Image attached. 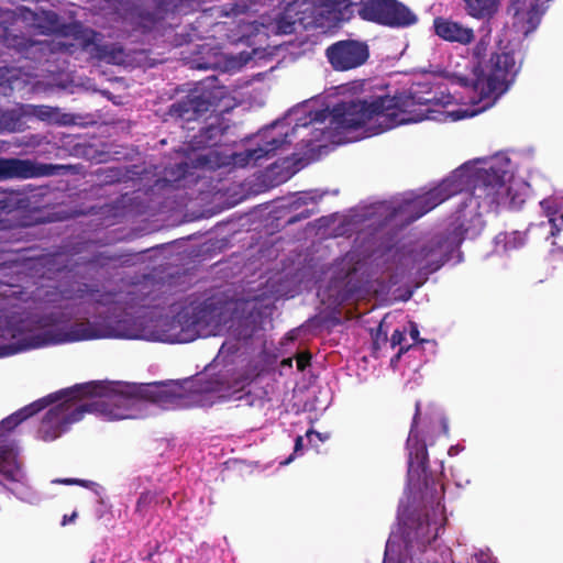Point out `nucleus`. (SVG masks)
Masks as SVG:
<instances>
[{
	"instance_id": "nucleus-1",
	"label": "nucleus",
	"mask_w": 563,
	"mask_h": 563,
	"mask_svg": "<svg viewBox=\"0 0 563 563\" xmlns=\"http://www.w3.org/2000/svg\"><path fill=\"white\" fill-rule=\"evenodd\" d=\"M89 297V303L97 310L99 307L106 308L107 316L102 321L91 322L89 320L73 323L67 331L54 336L49 331L34 334L33 327L42 329L54 323V318L42 317L34 320H19L13 323L12 319L8 321V333L12 339H18V346L4 345L0 346V356H7L20 351L37 349L48 344L62 342H77L86 340H95L102 338L128 336L121 332L115 323L120 322V318L128 309L139 305V297L134 290L129 291H109L101 290L97 286L81 284L75 292L74 298L85 299Z\"/></svg>"
},
{
	"instance_id": "nucleus-2",
	"label": "nucleus",
	"mask_w": 563,
	"mask_h": 563,
	"mask_svg": "<svg viewBox=\"0 0 563 563\" xmlns=\"http://www.w3.org/2000/svg\"><path fill=\"white\" fill-rule=\"evenodd\" d=\"M431 98L417 97L412 93L395 96H377L343 100L327 111L310 113V119H300L291 129L295 133L299 128L309 124H323L329 118L330 126L340 131L364 129L368 135H376L391 130L400 124L422 121L426 111L418 110L419 106H428Z\"/></svg>"
},
{
	"instance_id": "nucleus-3",
	"label": "nucleus",
	"mask_w": 563,
	"mask_h": 563,
	"mask_svg": "<svg viewBox=\"0 0 563 563\" xmlns=\"http://www.w3.org/2000/svg\"><path fill=\"white\" fill-rule=\"evenodd\" d=\"M144 400L102 383L90 382L65 389L64 400L43 417L37 435L51 442L80 421L85 413H98L109 420L137 419L143 416Z\"/></svg>"
},
{
	"instance_id": "nucleus-4",
	"label": "nucleus",
	"mask_w": 563,
	"mask_h": 563,
	"mask_svg": "<svg viewBox=\"0 0 563 563\" xmlns=\"http://www.w3.org/2000/svg\"><path fill=\"white\" fill-rule=\"evenodd\" d=\"M520 68L515 49L499 44L485 63L473 67L471 76L457 75L455 81L472 89L477 98L473 102H484L483 109H486L509 90Z\"/></svg>"
},
{
	"instance_id": "nucleus-5",
	"label": "nucleus",
	"mask_w": 563,
	"mask_h": 563,
	"mask_svg": "<svg viewBox=\"0 0 563 563\" xmlns=\"http://www.w3.org/2000/svg\"><path fill=\"white\" fill-rule=\"evenodd\" d=\"M507 173L501 168H479L468 183L472 184L471 203L485 212L497 211L499 207L518 209L523 203L511 187L506 184Z\"/></svg>"
},
{
	"instance_id": "nucleus-6",
	"label": "nucleus",
	"mask_w": 563,
	"mask_h": 563,
	"mask_svg": "<svg viewBox=\"0 0 563 563\" xmlns=\"http://www.w3.org/2000/svg\"><path fill=\"white\" fill-rule=\"evenodd\" d=\"M465 183L461 176L454 174L415 200L399 203L393 209L391 217L396 218L398 214H407L406 222L411 223L449 198L462 192Z\"/></svg>"
},
{
	"instance_id": "nucleus-7",
	"label": "nucleus",
	"mask_w": 563,
	"mask_h": 563,
	"mask_svg": "<svg viewBox=\"0 0 563 563\" xmlns=\"http://www.w3.org/2000/svg\"><path fill=\"white\" fill-rule=\"evenodd\" d=\"M360 19L383 26L404 29L417 23L418 16L399 0H360Z\"/></svg>"
},
{
	"instance_id": "nucleus-8",
	"label": "nucleus",
	"mask_w": 563,
	"mask_h": 563,
	"mask_svg": "<svg viewBox=\"0 0 563 563\" xmlns=\"http://www.w3.org/2000/svg\"><path fill=\"white\" fill-rule=\"evenodd\" d=\"M445 518L439 520L430 518L429 514L424 516L410 517L405 522L402 530V539L405 543V553H397L394 549V556L410 558L415 550L424 552L427 547L435 541L439 537L440 529L444 526ZM394 548L395 545L389 542Z\"/></svg>"
},
{
	"instance_id": "nucleus-9",
	"label": "nucleus",
	"mask_w": 563,
	"mask_h": 563,
	"mask_svg": "<svg viewBox=\"0 0 563 563\" xmlns=\"http://www.w3.org/2000/svg\"><path fill=\"white\" fill-rule=\"evenodd\" d=\"M324 55L332 69L347 71L363 66L369 58V46L365 41L340 40L325 48Z\"/></svg>"
},
{
	"instance_id": "nucleus-10",
	"label": "nucleus",
	"mask_w": 563,
	"mask_h": 563,
	"mask_svg": "<svg viewBox=\"0 0 563 563\" xmlns=\"http://www.w3.org/2000/svg\"><path fill=\"white\" fill-rule=\"evenodd\" d=\"M219 316V308L209 301L184 308L177 313L176 321L181 325L183 330L190 332V334L181 340H194L196 336L206 333L209 327L218 325Z\"/></svg>"
},
{
	"instance_id": "nucleus-11",
	"label": "nucleus",
	"mask_w": 563,
	"mask_h": 563,
	"mask_svg": "<svg viewBox=\"0 0 563 563\" xmlns=\"http://www.w3.org/2000/svg\"><path fill=\"white\" fill-rule=\"evenodd\" d=\"M177 8L175 0H141L130 8L128 16L134 30L147 33L165 19L168 11Z\"/></svg>"
},
{
	"instance_id": "nucleus-12",
	"label": "nucleus",
	"mask_w": 563,
	"mask_h": 563,
	"mask_svg": "<svg viewBox=\"0 0 563 563\" xmlns=\"http://www.w3.org/2000/svg\"><path fill=\"white\" fill-rule=\"evenodd\" d=\"M213 90L206 87H196L187 96L173 103L168 113L170 117L185 122L198 120L214 107Z\"/></svg>"
},
{
	"instance_id": "nucleus-13",
	"label": "nucleus",
	"mask_w": 563,
	"mask_h": 563,
	"mask_svg": "<svg viewBox=\"0 0 563 563\" xmlns=\"http://www.w3.org/2000/svg\"><path fill=\"white\" fill-rule=\"evenodd\" d=\"M421 417V402L416 401L415 415L410 427L409 437L407 440V446L409 449L408 459V476L417 481H422L428 486V467L429 456L427 445L423 441L418 439V424Z\"/></svg>"
},
{
	"instance_id": "nucleus-14",
	"label": "nucleus",
	"mask_w": 563,
	"mask_h": 563,
	"mask_svg": "<svg viewBox=\"0 0 563 563\" xmlns=\"http://www.w3.org/2000/svg\"><path fill=\"white\" fill-rule=\"evenodd\" d=\"M548 221L531 223L525 232L514 231L505 238L506 250H517L530 241L548 240L556 236L563 230V213L556 216L547 208Z\"/></svg>"
},
{
	"instance_id": "nucleus-15",
	"label": "nucleus",
	"mask_w": 563,
	"mask_h": 563,
	"mask_svg": "<svg viewBox=\"0 0 563 563\" xmlns=\"http://www.w3.org/2000/svg\"><path fill=\"white\" fill-rule=\"evenodd\" d=\"M71 168V165L37 164L30 159L0 157V179L60 175Z\"/></svg>"
},
{
	"instance_id": "nucleus-16",
	"label": "nucleus",
	"mask_w": 563,
	"mask_h": 563,
	"mask_svg": "<svg viewBox=\"0 0 563 563\" xmlns=\"http://www.w3.org/2000/svg\"><path fill=\"white\" fill-rule=\"evenodd\" d=\"M34 23L41 34L81 38L86 45L96 36L95 30L85 27L80 22H60L59 15L54 11H43L41 15L35 16Z\"/></svg>"
},
{
	"instance_id": "nucleus-17",
	"label": "nucleus",
	"mask_w": 563,
	"mask_h": 563,
	"mask_svg": "<svg viewBox=\"0 0 563 563\" xmlns=\"http://www.w3.org/2000/svg\"><path fill=\"white\" fill-rule=\"evenodd\" d=\"M288 136V132L280 133L278 136H268L265 134L264 143L262 145L245 150L241 153H234L232 155L233 163L238 166L244 167L250 162L256 163L261 158L269 157L271 155L275 154V152L283 145L289 143Z\"/></svg>"
},
{
	"instance_id": "nucleus-18",
	"label": "nucleus",
	"mask_w": 563,
	"mask_h": 563,
	"mask_svg": "<svg viewBox=\"0 0 563 563\" xmlns=\"http://www.w3.org/2000/svg\"><path fill=\"white\" fill-rule=\"evenodd\" d=\"M433 30L443 41L461 45H467L475 38L473 29L443 16H437L433 20Z\"/></svg>"
},
{
	"instance_id": "nucleus-19",
	"label": "nucleus",
	"mask_w": 563,
	"mask_h": 563,
	"mask_svg": "<svg viewBox=\"0 0 563 563\" xmlns=\"http://www.w3.org/2000/svg\"><path fill=\"white\" fill-rule=\"evenodd\" d=\"M229 128L223 118L216 115L210 123L199 130L198 134L194 135L190 141L191 148H211L220 145Z\"/></svg>"
},
{
	"instance_id": "nucleus-20",
	"label": "nucleus",
	"mask_w": 563,
	"mask_h": 563,
	"mask_svg": "<svg viewBox=\"0 0 563 563\" xmlns=\"http://www.w3.org/2000/svg\"><path fill=\"white\" fill-rule=\"evenodd\" d=\"M0 42L9 49H14L25 58H31V52L42 51L44 43L34 41L24 36L22 33H15L12 27L0 21Z\"/></svg>"
},
{
	"instance_id": "nucleus-21",
	"label": "nucleus",
	"mask_w": 563,
	"mask_h": 563,
	"mask_svg": "<svg viewBox=\"0 0 563 563\" xmlns=\"http://www.w3.org/2000/svg\"><path fill=\"white\" fill-rule=\"evenodd\" d=\"M190 390L196 395H210L218 398H229L238 389H233L221 376L200 377L192 382Z\"/></svg>"
},
{
	"instance_id": "nucleus-22",
	"label": "nucleus",
	"mask_w": 563,
	"mask_h": 563,
	"mask_svg": "<svg viewBox=\"0 0 563 563\" xmlns=\"http://www.w3.org/2000/svg\"><path fill=\"white\" fill-rule=\"evenodd\" d=\"M64 397H65V389H63L58 393L48 395L47 397H44L42 399H38V400L30 404L29 406H25L24 408L20 409L19 411L12 413L8 418H5L2 421V424L9 430L13 429L16 426H19L21 422L26 420L27 418L34 416L38 411L46 408L48 405L64 399Z\"/></svg>"
},
{
	"instance_id": "nucleus-23",
	"label": "nucleus",
	"mask_w": 563,
	"mask_h": 563,
	"mask_svg": "<svg viewBox=\"0 0 563 563\" xmlns=\"http://www.w3.org/2000/svg\"><path fill=\"white\" fill-rule=\"evenodd\" d=\"M441 246L439 243L430 242L419 250L412 252V262L424 275L437 272L442 265V260H435L434 255L439 253Z\"/></svg>"
},
{
	"instance_id": "nucleus-24",
	"label": "nucleus",
	"mask_w": 563,
	"mask_h": 563,
	"mask_svg": "<svg viewBox=\"0 0 563 563\" xmlns=\"http://www.w3.org/2000/svg\"><path fill=\"white\" fill-rule=\"evenodd\" d=\"M327 11L339 23L351 21L355 15L360 18V1L353 0H327Z\"/></svg>"
},
{
	"instance_id": "nucleus-25",
	"label": "nucleus",
	"mask_w": 563,
	"mask_h": 563,
	"mask_svg": "<svg viewBox=\"0 0 563 563\" xmlns=\"http://www.w3.org/2000/svg\"><path fill=\"white\" fill-rule=\"evenodd\" d=\"M466 13L475 19L493 18L500 5V0H463Z\"/></svg>"
},
{
	"instance_id": "nucleus-26",
	"label": "nucleus",
	"mask_w": 563,
	"mask_h": 563,
	"mask_svg": "<svg viewBox=\"0 0 563 563\" xmlns=\"http://www.w3.org/2000/svg\"><path fill=\"white\" fill-rule=\"evenodd\" d=\"M176 389H179L178 385L168 387L165 384H154L148 386L144 391V397L152 402H174L177 398L181 397V394Z\"/></svg>"
},
{
	"instance_id": "nucleus-27",
	"label": "nucleus",
	"mask_w": 563,
	"mask_h": 563,
	"mask_svg": "<svg viewBox=\"0 0 563 563\" xmlns=\"http://www.w3.org/2000/svg\"><path fill=\"white\" fill-rule=\"evenodd\" d=\"M95 33H96V36L93 37L92 42L87 45H86L85 41L81 38H75V40L78 41L81 48L84 51L89 52L92 57H95L99 60H109L111 57L110 47L108 45L100 44L99 42H100L102 35L97 31H95Z\"/></svg>"
},
{
	"instance_id": "nucleus-28",
	"label": "nucleus",
	"mask_w": 563,
	"mask_h": 563,
	"mask_svg": "<svg viewBox=\"0 0 563 563\" xmlns=\"http://www.w3.org/2000/svg\"><path fill=\"white\" fill-rule=\"evenodd\" d=\"M154 504H158V493L151 490L143 492L137 498L135 512L144 517Z\"/></svg>"
},
{
	"instance_id": "nucleus-29",
	"label": "nucleus",
	"mask_w": 563,
	"mask_h": 563,
	"mask_svg": "<svg viewBox=\"0 0 563 563\" xmlns=\"http://www.w3.org/2000/svg\"><path fill=\"white\" fill-rule=\"evenodd\" d=\"M21 124V118L14 111H4L0 114V131L15 132Z\"/></svg>"
},
{
	"instance_id": "nucleus-30",
	"label": "nucleus",
	"mask_w": 563,
	"mask_h": 563,
	"mask_svg": "<svg viewBox=\"0 0 563 563\" xmlns=\"http://www.w3.org/2000/svg\"><path fill=\"white\" fill-rule=\"evenodd\" d=\"M11 455L12 452L9 448L0 446V473L8 479L14 478V471L10 461Z\"/></svg>"
},
{
	"instance_id": "nucleus-31",
	"label": "nucleus",
	"mask_w": 563,
	"mask_h": 563,
	"mask_svg": "<svg viewBox=\"0 0 563 563\" xmlns=\"http://www.w3.org/2000/svg\"><path fill=\"white\" fill-rule=\"evenodd\" d=\"M15 211L14 205L7 197L0 198V231L8 230L11 228L10 220L3 218V216H9L11 212Z\"/></svg>"
},
{
	"instance_id": "nucleus-32",
	"label": "nucleus",
	"mask_w": 563,
	"mask_h": 563,
	"mask_svg": "<svg viewBox=\"0 0 563 563\" xmlns=\"http://www.w3.org/2000/svg\"><path fill=\"white\" fill-rule=\"evenodd\" d=\"M99 176H102V181L106 184H114L121 181V179L124 176V173L121 168L118 167H111V168H104L100 169L98 172Z\"/></svg>"
},
{
	"instance_id": "nucleus-33",
	"label": "nucleus",
	"mask_w": 563,
	"mask_h": 563,
	"mask_svg": "<svg viewBox=\"0 0 563 563\" xmlns=\"http://www.w3.org/2000/svg\"><path fill=\"white\" fill-rule=\"evenodd\" d=\"M393 552H394V547L388 541L386 544L383 563H415L412 556H410V558L397 556L396 558L393 555Z\"/></svg>"
},
{
	"instance_id": "nucleus-34",
	"label": "nucleus",
	"mask_w": 563,
	"mask_h": 563,
	"mask_svg": "<svg viewBox=\"0 0 563 563\" xmlns=\"http://www.w3.org/2000/svg\"><path fill=\"white\" fill-rule=\"evenodd\" d=\"M488 43L482 38L477 42V44L473 48V57L477 60L476 65L479 63H485L484 57L486 55Z\"/></svg>"
},
{
	"instance_id": "nucleus-35",
	"label": "nucleus",
	"mask_w": 563,
	"mask_h": 563,
	"mask_svg": "<svg viewBox=\"0 0 563 563\" xmlns=\"http://www.w3.org/2000/svg\"><path fill=\"white\" fill-rule=\"evenodd\" d=\"M406 332H407V329L404 328V329H396L394 330L391 336H390V345L391 347H396V346H402V342L405 341L406 339Z\"/></svg>"
},
{
	"instance_id": "nucleus-36",
	"label": "nucleus",
	"mask_w": 563,
	"mask_h": 563,
	"mask_svg": "<svg viewBox=\"0 0 563 563\" xmlns=\"http://www.w3.org/2000/svg\"><path fill=\"white\" fill-rule=\"evenodd\" d=\"M306 438L309 444L317 446V441L324 442L329 439V434H322L313 430H308L306 432Z\"/></svg>"
},
{
	"instance_id": "nucleus-37",
	"label": "nucleus",
	"mask_w": 563,
	"mask_h": 563,
	"mask_svg": "<svg viewBox=\"0 0 563 563\" xmlns=\"http://www.w3.org/2000/svg\"><path fill=\"white\" fill-rule=\"evenodd\" d=\"M311 355L309 353H300L296 357L297 368L302 372L310 365Z\"/></svg>"
},
{
	"instance_id": "nucleus-38",
	"label": "nucleus",
	"mask_w": 563,
	"mask_h": 563,
	"mask_svg": "<svg viewBox=\"0 0 563 563\" xmlns=\"http://www.w3.org/2000/svg\"><path fill=\"white\" fill-rule=\"evenodd\" d=\"M53 482L58 483V484H64V485H79V486H84V487H88V485L90 484L89 481L77 479V478H59V479H55Z\"/></svg>"
},
{
	"instance_id": "nucleus-39",
	"label": "nucleus",
	"mask_w": 563,
	"mask_h": 563,
	"mask_svg": "<svg viewBox=\"0 0 563 563\" xmlns=\"http://www.w3.org/2000/svg\"><path fill=\"white\" fill-rule=\"evenodd\" d=\"M239 26L245 29L242 31V36H249L250 34H252L254 31L257 30V25H256L255 21L254 22H245L244 20H241L239 22Z\"/></svg>"
},
{
	"instance_id": "nucleus-40",
	"label": "nucleus",
	"mask_w": 563,
	"mask_h": 563,
	"mask_svg": "<svg viewBox=\"0 0 563 563\" xmlns=\"http://www.w3.org/2000/svg\"><path fill=\"white\" fill-rule=\"evenodd\" d=\"M410 329H409V335L416 343H422L424 342L423 339H420V332L418 329V325L416 322L410 321L409 322Z\"/></svg>"
},
{
	"instance_id": "nucleus-41",
	"label": "nucleus",
	"mask_w": 563,
	"mask_h": 563,
	"mask_svg": "<svg viewBox=\"0 0 563 563\" xmlns=\"http://www.w3.org/2000/svg\"><path fill=\"white\" fill-rule=\"evenodd\" d=\"M197 166L199 167H208V168H214V166L211 164V159L208 155H198L196 158Z\"/></svg>"
},
{
	"instance_id": "nucleus-42",
	"label": "nucleus",
	"mask_w": 563,
	"mask_h": 563,
	"mask_svg": "<svg viewBox=\"0 0 563 563\" xmlns=\"http://www.w3.org/2000/svg\"><path fill=\"white\" fill-rule=\"evenodd\" d=\"M312 133H313V136L307 141L308 143L321 141L324 137L327 132L324 131V128H316L314 126Z\"/></svg>"
},
{
	"instance_id": "nucleus-43",
	"label": "nucleus",
	"mask_w": 563,
	"mask_h": 563,
	"mask_svg": "<svg viewBox=\"0 0 563 563\" xmlns=\"http://www.w3.org/2000/svg\"><path fill=\"white\" fill-rule=\"evenodd\" d=\"M156 507L169 509L172 507V500L168 497L158 494V504H154Z\"/></svg>"
},
{
	"instance_id": "nucleus-44",
	"label": "nucleus",
	"mask_w": 563,
	"mask_h": 563,
	"mask_svg": "<svg viewBox=\"0 0 563 563\" xmlns=\"http://www.w3.org/2000/svg\"><path fill=\"white\" fill-rule=\"evenodd\" d=\"M311 216V212L309 210H303L302 212H300L299 214H296L294 217H291L287 222L289 224H292V223H296L302 219H307Z\"/></svg>"
},
{
	"instance_id": "nucleus-45",
	"label": "nucleus",
	"mask_w": 563,
	"mask_h": 563,
	"mask_svg": "<svg viewBox=\"0 0 563 563\" xmlns=\"http://www.w3.org/2000/svg\"><path fill=\"white\" fill-rule=\"evenodd\" d=\"M411 345L408 346H400L398 353L391 358V363L398 362L402 354L409 351Z\"/></svg>"
},
{
	"instance_id": "nucleus-46",
	"label": "nucleus",
	"mask_w": 563,
	"mask_h": 563,
	"mask_svg": "<svg viewBox=\"0 0 563 563\" xmlns=\"http://www.w3.org/2000/svg\"><path fill=\"white\" fill-rule=\"evenodd\" d=\"M302 445H303V438L301 435H298L295 440L294 453L301 451Z\"/></svg>"
},
{
	"instance_id": "nucleus-47",
	"label": "nucleus",
	"mask_w": 563,
	"mask_h": 563,
	"mask_svg": "<svg viewBox=\"0 0 563 563\" xmlns=\"http://www.w3.org/2000/svg\"><path fill=\"white\" fill-rule=\"evenodd\" d=\"M76 517H77V512H76V511H74L70 516L65 515V516L63 517L62 525H63V526H65V525H67L68 522H73V521L76 519Z\"/></svg>"
},
{
	"instance_id": "nucleus-48",
	"label": "nucleus",
	"mask_w": 563,
	"mask_h": 563,
	"mask_svg": "<svg viewBox=\"0 0 563 563\" xmlns=\"http://www.w3.org/2000/svg\"><path fill=\"white\" fill-rule=\"evenodd\" d=\"M234 7H235V8H234L233 10H234L235 12H243V11L246 9V5H243V8H242V9H240V4H238V3H236V4H234Z\"/></svg>"
},
{
	"instance_id": "nucleus-49",
	"label": "nucleus",
	"mask_w": 563,
	"mask_h": 563,
	"mask_svg": "<svg viewBox=\"0 0 563 563\" xmlns=\"http://www.w3.org/2000/svg\"><path fill=\"white\" fill-rule=\"evenodd\" d=\"M441 424H442L444 433H448V424H446L445 419H441Z\"/></svg>"
},
{
	"instance_id": "nucleus-50",
	"label": "nucleus",
	"mask_w": 563,
	"mask_h": 563,
	"mask_svg": "<svg viewBox=\"0 0 563 563\" xmlns=\"http://www.w3.org/2000/svg\"><path fill=\"white\" fill-rule=\"evenodd\" d=\"M437 494L439 495V496H438V498H439V499H440L441 497H443V495H444V486H443V485H440V492H439V493H437Z\"/></svg>"
},
{
	"instance_id": "nucleus-51",
	"label": "nucleus",
	"mask_w": 563,
	"mask_h": 563,
	"mask_svg": "<svg viewBox=\"0 0 563 563\" xmlns=\"http://www.w3.org/2000/svg\"><path fill=\"white\" fill-rule=\"evenodd\" d=\"M291 460H292V456H289V457L285 461V464H288Z\"/></svg>"
},
{
	"instance_id": "nucleus-52",
	"label": "nucleus",
	"mask_w": 563,
	"mask_h": 563,
	"mask_svg": "<svg viewBox=\"0 0 563 563\" xmlns=\"http://www.w3.org/2000/svg\"><path fill=\"white\" fill-rule=\"evenodd\" d=\"M152 556H153V554H152V553H150V554L147 555V560H151V559H152Z\"/></svg>"
}]
</instances>
